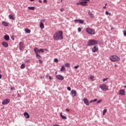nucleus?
<instances>
[{
    "label": "nucleus",
    "mask_w": 126,
    "mask_h": 126,
    "mask_svg": "<svg viewBox=\"0 0 126 126\" xmlns=\"http://www.w3.org/2000/svg\"><path fill=\"white\" fill-rule=\"evenodd\" d=\"M74 22H75L76 23H78V22H79L80 24H83V23H84V21L81 19H76L74 20Z\"/></svg>",
    "instance_id": "12"
},
{
    "label": "nucleus",
    "mask_w": 126,
    "mask_h": 126,
    "mask_svg": "<svg viewBox=\"0 0 126 126\" xmlns=\"http://www.w3.org/2000/svg\"><path fill=\"white\" fill-rule=\"evenodd\" d=\"M47 1H47V0H44V2L45 3H47Z\"/></svg>",
    "instance_id": "44"
},
{
    "label": "nucleus",
    "mask_w": 126,
    "mask_h": 126,
    "mask_svg": "<svg viewBox=\"0 0 126 126\" xmlns=\"http://www.w3.org/2000/svg\"><path fill=\"white\" fill-rule=\"evenodd\" d=\"M65 69V68H64V66H62L61 68V71H63V70H64Z\"/></svg>",
    "instance_id": "29"
},
{
    "label": "nucleus",
    "mask_w": 126,
    "mask_h": 126,
    "mask_svg": "<svg viewBox=\"0 0 126 126\" xmlns=\"http://www.w3.org/2000/svg\"><path fill=\"white\" fill-rule=\"evenodd\" d=\"M63 0H61V2H62V1H63Z\"/></svg>",
    "instance_id": "52"
},
{
    "label": "nucleus",
    "mask_w": 126,
    "mask_h": 126,
    "mask_svg": "<svg viewBox=\"0 0 126 126\" xmlns=\"http://www.w3.org/2000/svg\"><path fill=\"white\" fill-rule=\"evenodd\" d=\"M11 39H12V40H14V38H13V37H11Z\"/></svg>",
    "instance_id": "50"
},
{
    "label": "nucleus",
    "mask_w": 126,
    "mask_h": 126,
    "mask_svg": "<svg viewBox=\"0 0 126 126\" xmlns=\"http://www.w3.org/2000/svg\"><path fill=\"white\" fill-rule=\"evenodd\" d=\"M106 5H108V4L106 3V4H105V6H106Z\"/></svg>",
    "instance_id": "51"
},
{
    "label": "nucleus",
    "mask_w": 126,
    "mask_h": 126,
    "mask_svg": "<svg viewBox=\"0 0 126 126\" xmlns=\"http://www.w3.org/2000/svg\"><path fill=\"white\" fill-rule=\"evenodd\" d=\"M9 102V99H5L2 102V105H6L7 104H8Z\"/></svg>",
    "instance_id": "13"
},
{
    "label": "nucleus",
    "mask_w": 126,
    "mask_h": 126,
    "mask_svg": "<svg viewBox=\"0 0 126 126\" xmlns=\"http://www.w3.org/2000/svg\"><path fill=\"white\" fill-rule=\"evenodd\" d=\"M45 21H46V19H42L40 21V28H41V29H44V28H45V27L44 26V22H45Z\"/></svg>",
    "instance_id": "9"
},
{
    "label": "nucleus",
    "mask_w": 126,
    "mask_h": 126,
    "mask_svg": "<svg viewBox=\"0 0 126 126\" xmlns=\"http://www.w3.org/2000/svg\"><path fill=\"white\" fill-rule=\"evenodd\" d=\"M78 67H79V65L74 66V68H75V69H77V68H78Z\"/></svg>",
    "instance_id": "33"
},
{
    "label": "nucleus",
    "mask_w": 126,
    "mask_h": 126,
    "mask_svg": "<svg viewBox=\"0 0 126 126\" xmlns=\"http://www.w3.org/2000/svg\"><path fill=\"white\" fill-rule=\"evenodd\" d=\"M9 17L10 19H12V20H14V18L13 17V15H9Z\"/></svg>",
    "instance_id": "24"
},
{
    "label": "nucleus",
    "mask_w": 126,
    "mask_h": 126,
    "mask_svg": "<svg viewBox=\"0 0 126 126\" xmlns=\"http://www.w3.org/2000/svg\"><path fill=\"white\" fill-rule=\"evenodd\" d=\"M65 66L66 67H69V66H70V64L69 63H66Z\"/></svg>",
    "instance_id": "27"
},
{
    "label": "nucleus",
    "mask_w": 126,
    "mask_h": 126,
    "mask_svg": "<svg viewBox=\"0 0 126 126\" xmlns=\"http://www.w3.org/2000/svg\"><path fill=\"white\" fill-rule=\"evenodd\" d=\"M110 60L111 61V62H119L120 61V57L116 56V55H112L110 57Z\"/></svg>",
    "instance_id": "5"
},
{
    "label": "nucleus",
    "mask_w": 126,
    "mask_h": 126,
    "mask_svg": "<svg viewBox=\"0 0 126 126\" xmlns=\"http://www.w3.org/2000/svg\"><path fill=\"white\" fill-rule=\"evenodd\" d=\"M2 25H3V26H5V27H7L8 26V25H9V23L4 21H3L2 22Z\"/></svg>",
    "instance_id": "19"
},
{
    "label": "nucleus",
    "mask_w": 126,
    "mask_h": 126,
    "mask_svg": "<svg viewBox=\"0 0 126 126\" xmlns=\"http://www.w3.org/2000/svg\"><path fill=\"white\" fill-rule=\"evenodd\" d=\"M1 77H2L1 74H0V79L1 78Z\"/></svg>",
    "instance_id": "47"
},
{
    "label": "nucleus",
    "mask_w": 126,
    "mask_h": 126,
    "mask_svg": "<svg viewBox=\"0 0 126 126\" xmlns=\"http://www.w3.org/2000/svg\"><path fill=\"white\" fill-rule=\"evenodd\" d=\"M34 51L36 54V58L37 59H41V56H40V52H41V53H44V49H38V48L35 47L34 48Z\"/></svg>",
    "instance_id": "2"
},
{
    "label": "nucleus",
    "mask_w": 126,
    "mask_h": 126,
    "mask_svg": "<svg viewBox=\"0 0 126 126\" xmlns=\"http://www.w3.org/2000/svg\"><path fill=\"white\" fill-rule=\"evenodd\" d=\"M124 87H125V88H126V86H125Z\"/></svg>",
    "instance_id": "53"
},
{
    "label": "nucleus",
    "mask_w": 126,
    "mask_h": 126,
    "mask_svg": "<svg viewBox=\"0 0 126 126\" xmlns=\"http://www.w3.org/2000/svg\"><path fill=\"white\" fill-rule=\"evenodd\" d=\"M97 101V98H95L94 100H92L90 101V103H93V102H96Z\"/></svg>",
    "instance_id": "30"
},
{
    "label": "nucleus",
    "mask_w": 126,
    "mask_h": 126,
    "mask_svg": "<svg viewBox=\"0 0 126 126\" xmlns=\"http://www.w3.org/2000/svg\"><path fill=\"white\" fill-rule=\"evenodd\" d=\"M28 8L31 10H34L35 9V7H28Z\"/></svg>",
    "instance_id": "25"
},
{
    "label": "nucleus",
    "mask_w": 126,
    "mask_h": 126,
    "mask_svg": "<svg viewBox=\"0 0 126 126\" xmlns=\"http://www.w3.org/2000/svg\"><path fill=\"white\" fill-rule=\"evenodd\" d=\"M21 68L22 69H23V68H25V64H22L21 65Z\"/></svg>",
    "instance_id": "28"
},
{
    "label": "nucleus",
    "mask_w": 126,
    "mask_h": 126,
    "mask_svg": "<svg viewBox=\"0 0 126 126\" xmlns=\"http://www.w3.org/2000/svg\"><path fill=\"white\" fill-rule=\"evenodd\" d=\"M10 89H11V90H15V88H14V87H11V88H10Z\"/></svg>",
    "instance_id": "41"
},
{
    "label": "nucleus",
    "mask_w": 126,
    "mask_h": 126,
    "mask_svg": "<svg viewBox=\"0 0 126 126\" xmlns=\"http://www.w3.org/2000/svg\"><path fill=\"white\" fill-rule=\"evenodd\" d=\"M86 31L88 33V34H90L91 35H94L95 34V30L91 29V28H87Z\"/></svg>",
    "instance_id": "7"
},
{
    "label": "nucleus",
    "mask_w": 126,
    "mask_h": 126,
    "mask_svg": "<svg viewBox=\"0 0 126 126\" xmlns=\"http://www.w3.org/2000/svg\"><path fill=\"white\" fill-rule=\"evenodd\" d=\"M102 101H103V100H102V99H99V100H98V101H97V104H99V103H101V102H102Z\"/></svg>",
    "instance_id": "34"
},
{
    "label": "nucleus",
    "mask_w": 126,
    "mask_h": 126,
    "mask_svg": "<svg viewBox=\"0 0 126 126\" xmlns=\"http://www.w3.org/2000/svg\"><path fill=\"white\" fill-rule=\"evenodd\" d=\"M115 66H117V65H115Z\"/></svg>",
    "instance_id": "54"
},
{
    "label": "nucleus",
    "mask_w": 126,
    "mask_h": 126,
    "mask_svg": "<svg viewBox=\"0 0 126 126\" xmlns=\"http://www.w3.org/2000/svg\"><path fill=\"white\" fill-rule=\"evenodd\" d=\"M83 101L84 103L86 104V105H87V106H89L90 102H89V100H88V99L85 98H84Z\"/></svg>",
    "instance_id": "14"
},
{
    "label": "nucleus",
    "mask_w": 126,
    "mask_h": 126,
    "mask_svg": "<svg viewBox=\"0 0 126 126\" xmlns=\"http://www.w3.org/2000/svg\"><path fill=\"white\" fill-rule=\"evenodd\" d=\"M19 50L20 51H23L24 50V48H25V46L24 45V43L22 42H20L19 43Z\"/></svg>",
    "instance_id": "8"
},
{
    "label": "nucleus",
    "mask_w": 126,
    "mask_h": 126,
    "mask_svg": "<svg viewBox=\"0 0 126 126\" xmlns=\"http://www.w3.org/2000/svg\"><path fill=\"white\" fill-rule=\"evenodd\" d=\"M66 112H69V109L68 108L66 109Z\"/></svg>",
    "instance_id": "43"
},
{
    "label": "nucleus",
    "mask_w": 126,
    "mask_h": 126,
    "mask_svg": "<svg viewBox=\"0 0 126 126\" xmlns=\"http://www.w3.org/2000/svg\"><path fill=\"white\" fill-rule=\"evenodd\" d=\"M89 14H90V17H91V18H94V15H93V13H92L91 12H89Z\"/></svg>",
    "instance_id": "23"
},
{
    "label": "nucleus",
    "mask_w": 126,
    "mask_h": 126,
    "mask_svg": "<svg viewBox=\"0 0 126 126\" xmlns=\"http://www.w3.org/2000/svg\"><path fill=\"white\" fill-rule=\"evenodd\" d=\"M107 113V109H105L103 110V115L105 116V114H106Z\"/></svg>",
    "instance_id": "32"
},
{
    "label": "nucleus",
    "mask_w": 126,
    "mask_h": 126,
    "mask_svg": "<svg viewBox=\"0 0 126 126\" xmlns=\"http://www.w3.org/2000/svg\"><path fill=\"white\" fill-rule=\"evenodd\" d=\"M49 79H52V77H51V76H49Z\"/></svg>",
    "instance_id": "48"
},
{
    "label": "nucleus",
    "mask_w": 126,
    "mask_h": 126,
    "mask_svg": "<svg viewBox=\"0 0 126 126\" xmlns=\"http://www.w3.org/2000/svg\"><path fill=\"white\" fill-rule=\"evenodd\" d=\"M71 93L72 97H75V96H76V91L73 90L71 91Z\"/></svg>",
    "instance_id": "17"
},
{
    "label": "nucleus",
    "mask_w": 126,
    "mask_h": 126,
    "mask_svg": "<svg viewBox=\"0 0 126 126\" xmlns=\"http://www.w3.org/2000/svg\"><path fill=\"white\" fill-rule=\"evenodd\" d=\"M108 79H109V78H104V79H103V82H105V81H107V80H108Z\"/></svg>",
    "instance_id": "35"
},
{
    "label": "nucleus",
    "mask_w": 126,
    "mask_h": 126,
    "mask_svg": "<svg viewBox=\"0 0 126 126\" xmlns=\"http://www.w3.org/2000/svg\"><path fill=\"white\" fill-rule=\"evenodd\" d=\"M4 38L6 41H9V36L7 34L4 35Z\"/></svg>",
    "instance_id": "20"
},
{
    "label": "nucleus",
    "mask_w": 126,
    "mask_h": 126,
    "mask_svg": "<svg viewBox=\"0 0 126 126\" xmlns=\"http://www.w3.org/2000/svg\"><path fill=\"white\" fill-rule=\"evenodd\" d=\"M90 80H92V81H94V75H91L90 76Z\"/></svg>",
    "instance_id": "22"
},
{
    "label": "nucleus",
    "mask_w": 126,
    "mask_h": 126,
    "mask_svg": "<svg viewBox=\"0 0 126 126\" xmlns=\"http://www.w3.org/2000/svg\"><path fill=\"white\" fill-rule=\"evenodd\" d=\"M99 87L101 89V90H102V91H107L109 90V86L105 84L99 85Z\"/></svg>",
    "instance_id": "6"
},
{
    "label": "nucleus",
    "mask_w": 126,
    "mask_h": 126,
    "mask_svg": "<svg viewBox=\"0 0 126 126\" xmlns=\"http://www.w3.org/2000/svg\"><path fill=\"white\" fill-rule=\"evenodd\" d=\"M119 95H122V96H124V95H126V91L125 90H120L119 91Z\"/></svg>",
    "instance_id": "11"
},
{
    "label": "nucleus",
    "mask_w": 126,
    "mask_h": 126,
    "mask_svg": "<svg viewBox=\"0 0 126 126\" xmlns=\"http://www.w3.org/2000/svg\"><path fill=\"white\" fill-rule=\"evenodd\" d=\"M24 116L26 119H29L30 118V115H29V114L27 112H25L24 113Z\"/></svg>",
    "instance_id": "16"
},
{
    "label": "nucleus",
    "mask_w": 126,
    "mask_h": 126,
    "mask_svg": "<svg viewBox=\"0 0 126 126\" xmlns=\"http://www.w3.org/2000/svg\"><path fill=\"white\" fill-rule=\"evenodd\" d=\"M25 32H26V33H30V32H31V31L29 30V29H26L25 30Z\"/></svg>",
    "instance_id": "26"
},
{
    "label": "nucleus",
    "mask_w": 126,
    "mask_h": 126,
    "mask_svg": "<svg viewBox=\"0 0 126 126\" xmlns=\"http://www.w3.org/2000/svg\"><path fill=\"white\" fill-rule=\"evenodd\" d=\"M60 11H61V12H63V11H64V9H63V8L61 9H60Z\"/></svg>",
    "instance_id": "38"
},
{
    "label": "nucleus",
    "mask_w": 126,
    "mask_h": 126,
    "mask_svg": "<svg viewBox=\"0 0 126 126\" xmlns=\"http://www.w3.org/2000/svg\"><path fill=\"white\" fill-rule=\"evenodd\" d=\"M63 31H59L54 33L53 35V39L55 41H58V40H62V39H63Z\"/></svg>",
    "instance_id": "1"
},
{
    "label": "nucleus",
    "mask_w": 126,
    "mask_h": 126,
    "mask_svg": "<svg viewBox=\"0 0 126 126\" xmlns=\"http://www.w3.org/2000/svg\"><path fill=\"white\" fill-rule=\"evenodd\" d=\"M90 1V0H82V1H80L79 2H77L76 4L77 5H82L83 6H86V5H87V3H88V2Z\"/></svg>",
    "instance_id": "3"
},
{
    "label": "nucleus",
    "mask_w": 126,
    "mask_h": 126,
    "mask_svg": "<svg viewBox=\"0 0 126 126\" xmlns=\"http://www.w3.org/2000/svg\"><path fill=\"white\" fill-rule=\"evenodd\" d=\"M97 44H98V41L96 40L91 39L88 41V46H93Z\"/></svg>",
    "instance_id": "4"
},
{
    "label": "nucleus",
    "mask_w": 126,
    "mask_h": 126,
    "mask_svg": "<svg viewBox=\"0 0 126 126\" xmlns=\"http://www.w3.org/2000/svg\"><path fill=\"white\" fill-rule=\"evenodd\" d=\"M30 0V1H34V0Z\"/></svg>",
    "instance_id": "49"
},
{
    "label": "nucleus",
    "mask_w": 126,
    "mask_h": 126,
    "mask_svg": "<svg viewBox=\"0 0 126 126\" xmlns=\"http://www.w3.org/2000/svg\"><path fill=\"white\" fill-rule=\"evenodd\" d=\"M54 62L55 63H58L59 62V60H58V59H54Z\"/></svg>",
    "instance_id": "37"
},
{
    "label": "nucleus",
    "mask_w": 126,
    "mask_h": 126,
    "mask_svg": "<svg viewBox=\"0 0 126 126\" xmlns=\"http://www.w3.org/2000/svg\"><path fill=\"white\" fill-rule=\"evenodd\" d=\"M2 45L4 47V48H7L8 47V43L6 42H3L2 43Z\"/></svg>",
    "instance_id": "18"
},
{
    "label": "nucleus",
    "mask_w": 126,
    "mask_h": 126,
    "mask_svg": "<svg viewBox=\"0 0 126 126\" xmlns=\"http://www.w3.org/2000/svg\"><path fill=\"white\" fill-rule=\"evenodd\" d=\"M60 117H62L63 120H66V119H67V118L66 117L63 115V114L62 113H60Z\"/></svg>",
    "instance_id": "21"
},
{
    "label": "nucleus",
    "mask_w": 126,
    "mask_h": 126,
    "mask_svg": "<svg viewBox=\"0 0 126 126\" xmlns=\"http://www.w3.org/2000/svg\"><path fill=\"white\" fill-rule=\"evenodd\" d=\"M67 90H68V91H71V88H70V87H68L67 88Z\"/></svg>",
    "instance_id": "36"
},
{
    "label": "nucleus",
    "mask_w": 126,
    "mask_h": 126,
    "mask_svg": "<svg viewBox=\"0 0 126 126\" xmlns=\"http://www.w3.org/2000/svg\"><path fill=\"white\" fill-rule=\"evenodd\" d=\"M105 14L106 15H109L111 16V13H109V12H108L107 11H105Z\"/></svg>",
    "instance_id": "31"
},
{
    "label": "nucleus",
    "mask_w": 126,
    "mask_h": 126,
    "mask_svg": "<svg viewBox=\"0 0 126 126\" xmlns=\"http://www.w3.org/2000/svg\"><path fill=\"white\" fill-rule=\"evenodd\" d=\"M56 77L57 79H59V80H63V79H64V77H63L62 75H57Z\"/></svg>",
    "instance_id": "10"
},
{
    "label": "nucleus",
    "mask_w": 126,
    "mask_h": 126,
    "mask_svg": "<svg viewBox=\"0 0 126 126\" xmlns=\"http://www.w3.org/2000/svg\"><path fill=\"white\" fill-rule=\"evenodd\" d=\"M78 32H81V29L80 28H79L78 29Z\"/></svg>",
    "instance_id": "39"
},
{
    "label": "nucleus",
    "mask_w": 126,
    "mask_h": 126,
    "mask_svg": "<svg viewBox=\"0 0 126 126\" xmlns=\"http://www.w3.org/2000/svg\"><path fill=\"white\" fill-rule=\"evenodd\" d=\"M38 1H39V2H40V3H42V0H39Z\"/></svg>",
    "instance_id": "45"
},
{
    "label": "nucleus",
    "mask_w": 126,
    "mask_h": 126,
    "mask_svg": "<svg viewBox=\"0 0 126 126\" xmlns=\"http://www.w3.org/2000/svg\"><path fill=\"white\" fill-rule=\"evenodd\" d=\"M92 51L93 53H96V52L98 51V47L94 46L92 48Z\"/></svg>",
    "instance_id": "15"
},
{
    "label": "nucleus",
    "mask_w": 126,
    "mask_h": 126,
    "mask_svg": "<svg viewBox=\"0 0 126 126\" xmlns=\"http://www.w3.org/2000/svg\"><path fill=\"white\" fill-rule=\"evenodd\" d=\"M106 6H104L103 7V8H104V9H106Z\"/></svg>",
    "instance_id": "46"
},
{
    "label": "nucleus",
    "mask_w": 126,
    "mask_h": 126,
    "mask_svg": "<svg viewBox=\"0 0 126 126\" xmlns=\"http://www.w3.org/2000/svg\"><path fill=\"white\" fill-rule=\"evenodd\" d=\"M39 62L40 63H43V61H42V60H39Z\"/></svg>",
    "instance_id": "42"
},
{
    "label": "nucleus",
    "mask_w": 126,
    "mask_h": 126,
    "mask_svg": "<svg viewBox=\"0 0 126 126\" xmlns=\"http://www.w3.org/2000/svg\"><path fill=\"white\" fill-rule=\"evenodd\" d=\"M124 36H125V37H126V31H125L124 32Z\"/></svg>",
    "instance_id": "40"
}]
</instances>
